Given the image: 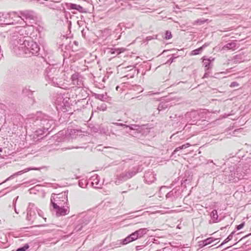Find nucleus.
Wrapping results in <instances>:
<instances>
[{
    "label": "nucleus",
    "mask_w": 251,
    "mask_h": 251,
    "mask_svg": "<svg viewBox=\"0 0 251 251\" xmlns=\"http://www.w3.org/2000/svg\"><path fill=\"white\" fill-rule=\"evenodd\" d=\"M176 58V57H172L171 58H170L169 60H168V61L167 62V63H168V64L172 63L174 61V59Z\"/></svg>",
    "instance_id": "48"
},
{
    "label": "nucleus",
    "mask_w": 251,
    "mask_h": 251,
    "mask_svg": "<svg viewBox=\"0 0 251 251\" xmlns=\"http://www.w3.org/2000/svg\"><path fill=\"white\" fill-rule=\"evenodd\" d=\"M244 225H245L244 222L240 224H239V225H237L236 226V229L237 230H240V229H242L244 227Z\"/></svg>",
    "instance_id": "45"
},
{
    "label": "nucleus",
    "mask_w": 251,
    "mask_h": 251,
    "mask_svg": "<svg viewBox=\"0 0 251 251\" xmlns=\"http://www.w3.org/2000/svg\"><path fill=\"white\" fill-rule=\"evenodd\" d=\"M9 17L12 19L17 20V17L22 18L24 20H34L37 18L36 13L33 10H25L19 11L18 12L12 11L8 13Z\"/></svg>",
    "instance_id": "7"
},
{
    "label": "nucleus",
    "mask_w": 251,
    "mask_h": 251,
    "mask_svg": "<svg viewBox=\"0 0 251 251\" xmlns=\"http://www.w3.org/2000/svg\"><path fill=\"white\" fill-rule=\"evenodd\" d=\"M231 29L230 27H228V28H223V29L222 30H221V31H229V30H231Z\"/></svg>",
    "instance_id": "54"
},
{
    "label": "nucleus",
    "mask_w": 251,
    "mask_h": 251,
    "mask_svg": "<svg viewBox=\"0 0 251 251\" xmlns=\"http://www.w3.org/2000/svg\"><path fill=\"white\" fill-rule=\"evenodd\" d=\"M27 122L32 124L35 135L37 136L43 135L47 132H49L55 126L54 120L48 115L38 112L37 114L29 118Z\"/></svg>",
    "instance_id": "1"
},
{
    "label": "nucleus",
    "mask_w": 251,
    "mask_h": 251,
    "mask_svg": "<svg viewBox=\"0 0 251 251\" xmlns=\"http://www.w3.org/2000/svg\"><path fill=\"white\" fill-rule=\"evenodd\" d=\"M126 49L124 48H111L108 53L114 55V57L120 54L121 53L124 52Z\"/></svg>",
    "instance_id": "22"
},
{
    "label": "nucleus",
    "mask_w": 251,
    "mask_h": 251,
    "mask_svg": "<svg viewBox=\"0 0 251 251\" xmlns=\"http://www.w3.org/2000/svg\"><path fill=\"white\" fill-rule=\"evenodd\" d=\"M210 45V43H205V44H204L200 48H202V50H203V49L204 48H205V47H208L209 45Z\"/></svg>",
    "instance_id": "52"
},
{
    "label": "nucleus",
    "mask_w": 251,
    "mask_h": 251,
    "mask_svg": "<svg viewBox=\"0 0 251 251\" xmlns=\"http://www.w3.org/2000/svg\"><path fill=\"white\" fill-rule=\"evenodd\" d=\"M145 246H143V245L137 246L136 247V249L137 251H139V250H140L142 249Z\"/></svg>",
    "instance_id": "53"
},
{
    "label": "nucleus",
    "mask_w": 251,
    "mask_h": 251,
    "mask_svg": "<svg viewBox=\"0 0 251 251\" xmlns=\"http://www.w3.org/2000/svg\"><path fill=\"white\" fill-rule=\"evenodd\" d=\"M89 222V218L88 217H84L82 219L79 220L77 222V224L75 226L74 230L76 232L81 230L84 225H87Z\"/></svg>",
    "instance_id": "15"
},
{
    "label": "nucleus",
    "mask_w": 251,
    "mask_h": 251,
    "mask_svg": "<svg viewBox=\"0 0 251 251\" xmlns=\"http://www.w3.org/2000/svg\"><path fill=\"white\" fill-rule=\"evenodd\" d=\"M148 212V211L144 212H143V213H142L141 214H138L137 215H135V217H138L139 216L143 215L145 214L146 213H147Z\"/></svg>",
    "instance_id": "55"
},
{
    "label": "nucleus",
    "mask_w": 251,
    "mask_h": 251,
    "mask_svg": "<svg viewBox=\"0 0 251 251\" xmlns=\"http://www.w3.org/2000/svg\"><path fill=\"white\" fill-rule=\"evenodd\" d=\"M191 146V145L188 143H187L186 144H184L181 146H179L178 147H177L176 148V149L173 152V154H175L177 151H178L180 150H182V149H186L189 147H190Z\"/></svg>",
    "instance_id": "32"
},
{
    "label": "nucleus",
    "mask_w": 251,
    "mask_h": 251,
    "mask_svg": "<svg viewBox=\"0 0 251 251\" xmlns=\"http://www.w3.org/2000/svg\"><path fill=\"white\" fill-rule=\"evenodd\" d=\"M89 180L87 179L82 178L78 181V185L81 188H86L88 185Z\"/></svg>",
    "instance_id": "30"
},
{
    "label": "nucleus",
    "mask_w": 251,
    "mask_h": 251,
    "mask_svg": "<svg viewBox=\"0 0 251 251\" xmlns=\"http://www.w3.org/2000/svg\"><path fill=\"white\" fill-rule=\"evenodd\" d=\"M144 177L145 182L149 184L153 182L155 180V174L151 170L147 171Z\"/></svg>",
    "instance_id": "16"
},
{
    "label": "nucleus",
    "mask_w": 251,
    "mask_h": 251,
    "mask_svg": "<svg viewBox=\"0 0 251 251\" xmlns=\"http://www.w3.org/2000/svg\"><path fill=\"white\" fill-rule=\"evenodd\" d=\"M72 84L78 88H82L83 84V78L78 73H75L72 75L71 77Z\"/></svg>",
    "instance_id": "11"
},
{
    "label": "nucleus",
    "mask_w": 251,
    "mask_h": 251,
    "mask_svg": "<svg viewBox=\"0 0 251 251\" xmlns=\"http://www.w3.org/2000/svg\"><path fill=\"white\" fill-rule=\"evenodd\" d=\"M116 38V40H118L121 38V35H119L117 37H115Z\"/></svg>",
    "instance_id": "57"
},
{
    "label": "nucleus",
    "mask_w": 251,
    "mask_h": 251,
    "mask_svg": "<svg viewBox=\"0 0 251 251\" xmlns=\"http://www.w3.org/2000/svg\"><path fill=\"white\" fill-rule=\"evenodd\" d=\"M175 135V134H173V135H172V136H171V138H172V137H173Z\"/></svg>",
    "instance_id": "62"
},
{
    "label": "nucleus",
    "mask_w": 251,
    "mask_h": 251,
    "mask_svg": "<svg viewBox=\"0 0 251 251\" xmlns=\"http://www.w3.org/2000/svg\"><path fill=\"white\" fill-rule=\"evenodd\" d=\"M36 214L38 213V215L39 217H42L43 216V212L41 210H38L37 209V210H36Z\"/></svg>",
    "instance_id": "49"
},
{
    "label": "nucleus",
    "mask_w": 251,
    "mask_h": 251,
    "mask_svg": "<svg viewBox=\"0 0 251 251\" xmlns=\"http://www.w3.org/2000/svg\"><path fill=\"white\" fill-rule=\"evenodd\" d=\"M166 108H167V105H166L165 103H160L159 104L157 109L160 111Z\"/></svg>",
    "instance_id": "43"
},
{
    "label": "nucleus",
    "mask_w": 251,
    "mask_h": 251,
    "mask_svg": "<svg viewBox=\"0 0 251 251\" xmlns=\"http://www.w3.org/2000/svg\"><path fill=\"white\" fill-rule=\"evenodd\" d=\"M68 191L59 194L52 193L50 197V209L54 212L57 216H65L70 211L68 203Z\"/></svg>",
    "instance_id": "2"
},
{
    "label": "nucleus",
    "mask_w": 251,
    "mask_h": 251,
    "mask_svg": "<svg viewBox=\"0 0 251 251\" xmlns=\"http://www.w3.org/2000/svg\"><path fill=\"white\" fill-rule=\"evenodd\" d=\"M185 118L188 124L190 125H201L202 123H207V121L204 120H201L200 115L196 111H192L187 112L185 115ZM205 123L203 124V125Z\"/></svg>",
    "instance_id": "8"
},
{
    "label": "nucleus",
    "mask_w": 251,
    "mask_h": 251,
    "mask_svg": "<svg viewBox=\"0 0 251 251\" xmlns=\"http://www.w3.org/2000/svg\"><path fill=\"white\" fill-rule=\"evenodd\" d=\"M46 79L52 85L63 89L67 87L63 76V71L58 65H50L45 70Z\"/></svg>",
    "instance_id": "3"
},
{
    "label": "nucleus",
    "mask_w": 251,
    "mask_h": 251,
    "mask_svg": "<svg viewBox=\"0 0 251 251\" xmlns=\"http://www.w3.org/2000/svg\"><path fill=\"white\" fill-rule=\"evenodd\" d=\"M236 171V180H239L243 178L244 176L247 174L249 173L250 169L248 164L244 166L239 164L235 169Z\"/></svg>",
    "instance_id": "9"
},
{
    "label": "nucleus",
    "mask_w": 251,
    "mask_h": 251,
    "mask_svg": "<svg viewBox=\"0 0 251 251\" xmlns=\"http://www.w3.org/2000/svg\"><path fill=\"white\" fill-rule=\"evenodd\" d=\"M228 170L225 171L224 172L225 175L227 178L228 179L229 181H232L233 182H236L238 180H236V178H237L236 177V171L235 170L234 167H230L228 168Z\"/></svg>",
    "instance_id": "14"
},
{
    "label": "nucleus",
    "mask_w": 251,
    "mask_h": 251,
    "mask_svg": "<svg viewBox=\"0 0 251 251\" xmlns=\"http://www.w3.org/2000/svg\"><path fill=\"white\" fill-rule=\"evenodd\" d=\"M153 39H154V38L151 36H147L145 39V42H148Z\"/></svg>",
    "instance_id": "51"
},
{
    "label": "nucleus",
    "mask_w": 251,
    "mask_h": 251,
    "mask_svg": "<svg viewBox=\"0 0 251 251\" xmlns=\"http://www.w3.org/2000/svg\"><path fill=\"white\" fill-rule=\"evenodd\" d=\"M29 248L28 244H25L23 247L18 248L16 251H26Z\"/></svg>",
    "instance_id": "37"
},
{
    "label": "nucleus",
    "mask_w": 251,
    "mask_h": 251,
    "mask_svg": "<svg viewBox=\"0 0 251 251\" xmlns=\"http://www.w3.org/2000/svg\"><path fill=\"white\" fill-rule=\"evenodd\" d=\"M68 8L70 10H76L81 13L84 12V8L81 6L75 3H68Z\"/></svg>",
    "instance_id": "23"
},
{
    "label": "nucleus",
    "mask_w": 251,
    "mask_h": 251,
    "mask_svg": "<svg viewBox=\"0 0 251 251\" xmlns=\"http://www.w3.org/2000/svg\"><path fill=\"white\" fill-rule=\"evenodd\" d=\"M141 210H138V211H135L134 213H138V212H140Z\"/></svg>",
    "instance_id": "61"
},
{
    "label": "nucleus",
    "mask_w": 251,
    "mask_h": 251,
    "mask_svg": "<svg viewBox=\"0 0 251 251\" xmlns=\"http://www.w3.org/2000/svg\"><path fill=\"white\" fill-rule=\"evenodd\" d=\"M213 60V58L211 59L210 58L206 59L204 57L203 58V65L205 70L207 71L211 68V63Z\"/></svg>",
    "instance_id": "26"
},
{
    "label": "nucleus",
    "mask_w": 251,
    "mask_h": 251,
    "mask_svg": "<svg viewBox=\"0 0 251 251\" xmlns=\"http://www.w3.org/2000/svg\"><path fill=\"white\" fill-rule=\"evenodd\" d=\"M91 182V185L94 188H100L102 184L100 182V179L99 176L95 174L90 177L89 181Z\"/></svg>",
    "instance_id": "13"
},
{
    "label": "nucleus",
    "mask_w": 251,
    "mask_h": 251,
    "mask_svg": "<svg viewBox=\"0 0 251 251\" xmlns=\"http://www.w3.org/2000/svg\"><path fill=\"white\" fill-rule=\"evenodd\" d=\"M206 246V244H205V242L204 240L201 241L199 242V246L200 248H203V247Z\"/></svg>",
    "instance_id": "47"
},
{
    "label": "nucleus",
    "mask_w": 251,
    "mask_h": 251,
    "mask_svg": "<svg viewBox=\"0 0 251 251\" xmlns=\"http://www.w3.org/2000/svg\"><path fill=\"white\" fill-rule=\"evenodd\" d=\"M190 182V179H185L181 181V186L186 187V184L189 183Z\"/></svg>",
    "instance_id": "40"
},
{
    "label": "nucleus",
    "mask_w": 251,
    "mask_h": 251,
    "mask_svg": "<svg viewBox=\"0 0 251 251\" xmlns=\"http://www.w3.org/2000/svg\"><path fill=\"white\" fill-rule=\"evenodd\" d=\"M69 98L67 97L65 98V100L63 101V103L61 106L59 110H61L63 112H69L70 111V109L71 108V107L70 105V102L69 101Z\"/></svg>",
    "instance_id": "20"
},
{
    "label": "nucleus",
    "mask_w": 251,
    "mask_h": 251,
    "mask_svg": "<svg viewBox=\"0 0 251 251\" xmlns=\"http://www.w3.org/2000/svg\"><path fill=\"white\" fill-rule=\"evenodd\" d=\"M181 194V192L179 190L174 188L166 194V200L169 201L173 202L180 198Z\"/></svg>",
    "instance_id": "12"
},
{
    "label": "nucleus",
    "mask_w": 251,
    "mask_h": 251,
    "mask_svg": "<svg viewBox=\"0 0 251 251\" xmlns=\"http://www.w3.org/2000/svg\"><path fill=\"white\" fill-rule=\"evenodd\" d=\"M36 210L37 208L35 207L34 204L29 203L27 209V220L31 222V223L36 222L37 219Z\"/></svg>",
    "instance_id": "10"
},
{
    "label": "nucleus",
    "mask_w": 251,
    "mask_h": 251,
    "mask_svg": "<svg viewBox=\"0 0 251 251\" xmlns=\"http://www.w3.org/2000/svg\"><path fill=\"white\" fill-rule=\"evenodd\" d=\"M225 227H221V229H222V230L223 228H225Z\"/></svg>",
    "instance_id": "63"
},
{
    "label": "nucleus",
    "mask_w": 251,
    "mask_h": 251,
    "mask_svg": "<svg viewBox=\"0 0 251 251\" xmlns=\"http://www.w3.org/2000/svg\"><path fill=\"white\" fill-rule=\"evenodd\" d=\"M62 43L60 45L62 50H63L64 46L65 47V49H67L68 47L67 44H69L71 42L70 39L68 37H65L64 36L62 38Z\"/></svg>",
    "instance_id": "27"
},
{
    "label": "nucleus",
    "mask_w": 251,
    "mask_h": 251,
    "mask_svg": "<svg viewBox=\"0 0 251 251\" xmlns=\"http://www.w3.org/2000/svg\"><path fill=\"white\" fill-rule=\"evenodd\" d=\"M35 226H49V228L47 229H45V230L48 231V232H50V231H52L54 229V227H55V226L53 224H51V225H34Z\"/></svg>",
    "instance_id": "33"
},
{
    "label": "nucleus",
    "mask_w": 251,
    "mask_h": 251,
    "mask_svg": "<svg viewBox=\"0 0 251 251\" xmlns=\"http://www.w3.org/2000/svg\"><path fill=\"white\" fill-rule=\"evenodd\" d=\"M217 239L214 238L213 237H209L206 239L205 240H204V241L205 244H206V245H208L213 242L214 241H216Z\"/></svg>",
    "instance_id": "35"
},
{
    "label": "nucleus",
    "mask_w": 251,
    "mask_h": 251,
    "mask_svg": "<svg viewBox=\"0 0 251 251\" xmlns=\"http://www.w3.org/2000/svg\"><path fill=\"white\" fill-rule=\"evenodd\" d=\"M172 37V33L171 31H166L165 33V36H164V38L167 40L170 39Z\"/></svg>",
    "instance_id": "38"
},
{
    "label": "nucleus",
    "mask_w": 251,
    "mask_h": 251,
    "mask_svg": "<svg viewBox=\"0 0 251 251\" xmlns=\"http://www.w3.org/2000/svg\"><path fill=\"white\" fill-rule=\"evenodd\" d=\"M121 5H122V6H126V5L128 6L127 3H125V2H121Z\"/></svg>",
    "instance_id": "56"
},
{
    "label": "nucleus",
    "mask_w": 251,
    "mask_h": 251,
    "mask_svg": "<svg viewBox=\"0 0 251 251\" xmlns=\"http://www.w3.org/2000/svg\"><path fill=\"white\" fill-rule=\"evenodd\" d=\"M207 20H206L207 21ZM206 20H203L201 19H198L197 21H196L195 22L197 24H198L199 25H201L204 24Z\"/></svg>",
    "instance_id": "46"
},
{
    "label": "nucleus",
    "mask_w": 251,
    "mask_h": 251,
    "mask_svg": "<svg viewBox=\"0 0 251 251\" xmlns=\"http://www.w3.org/2000/svg\"><path fill=\"white\" fill-rule=\"evenodd\" d=\"M95 98L103 101H107L108 99V97L107 96L106 93L101 94H96V95L95 96Z\"/></svg>",
    "instance_id": "28"
},
{
    "label": "nucleus",
    "mask_w": 251,
    "mask_h": 251,
    "mask_svg": "<svg viewBox=\"0 0 251 251\" xmlns=\"http://www.w3.org/2000/svg\"><path fill=\"white\" fill-rule=\"evenodd\" d=\"M210 216L213 220V223H216L218 222V215L216 210L214 209L212 210V211L211 212Z\"/></svg>",
    "instance_id": "29"
},
{
    "label": "nucleus",
    "mask_w": 251,
    "mask_h": 251,
    "mask_svg": "<svg viewBox=\"0 0 251 251\" xmlns=\"http://www.w3.org/2000/svg\"><path fill=\"white\" fill-rule=\"evenodd\" d=\"M138 126L137 125H131L130 126H128L127 127H129L130 130H136L137 127Z\"/></svg>",
    "instance_id": "44"
},
{
    "label": "nucleus",
    "mask_w": 251,
    "mask_h": 251,
    "mask_svg": "<svg viewBox=\"0 0 251 251\" xmlns=\"http://www.w3.org/2000/svg\"><path fill=\"white\" fill-rule=\"evenodd\" d=\"M237 48V44L234 41L228 43L226 45L224 46L222 48L223 50H231L232 51L235 50Z\"/></svg>",
    "instance_id": "24"
},
{
    "label": "nucleus",
    "mask_w": 251,
    "mask_h": 251,
    "mask_svg": "<svg viewBox=\"0 0 251 251\" xmlns=\"http://www.w3.org/2000/svg\"><path fill=\"white\" fill-rule=\"evenodd\" d=\"M112 124L113 125L117 126H122L124 128H127V126H128V125H126V124H122V123H112Z\"/></svg>",
    "instance_id": "42"
},
{
    "label": "nucleus",
    "mask_w": 251,
    "mask_h": 251,
    "mask_svg": "<svg viewBox=\"0 0 251 251\" xmlns=\"http://www.w3.org/2000/svg\"><path fill=\"white\" fill-rule=\"evenodd\" d=\"M234 61L236 62H240L243 61L242 56L241 54L236 55L234 56Z\"/></svg>",
    "instance_id": "36"
},
{
    "label": "nucleus",
    "mask_w": 251,
    "mask_h": 251,
    "mask_svg": "<svg viewBox=\"0 0 251 251\" xmlns=\"http://www.w3.org/2000/svg\"><path fill=\"white\" fill-rule=\"evenodd\" d=\"M235 233V231H232L228 236L221 243V245H220L218 248L219 247H220L221 246H222L223 245L225 244L226 243H227L228 242H229V241H230L231 240H232V239L233 238V235Z\"/></svg>",
    "instance_id": "31"
},
{
    "label": "nucleus",
    "mask_w": 251,
    "mask_h": 251,
    "mask_svg": "<svg viewBox=\"0 0 251 251\" xmlns=\"http://www.w3.org/2000/svg\"><path fill=\"white\" fill-rule=\"evenodd\" d=\"M17 47L20 50H22L26 55L29 56L36 55L40 50L39 46L30 37L28 38L27 40H23V42Z\"/></svg>",
    "instance_id": "5"
},
{
    "label": "nucleus",
    "mask_w": 251,
    "mask_h": 251,
    "mask_svg": "<svg viewBox=\"0 0 251 251\" xmlns=\"http://www.w3.org/2000/svg\"><path fill=\"white\" fill-rule=\"evenodd\" d=\"M15 211L16 213H18V212H17V210H16V209L15 208Z\"/></svg>",
    "instance_id": "60"
},
{
    "label": "nucleus",
    "mask_w": 251,
    "mask_h": 251,
    "mask_svg": "<svg viewBox=\"0 0 251 251\" xmlns=\"http://www.w3.org/2000/svg\"><path fill=\"white\" fill-rule=\"evenodd\" d=\"M202 51V48L200 47L198 49L192 50L191 52V55H195L199 54Z\"/></svg>",
    "instance_id": "34"
},
{
    "label": "nucleus",
    "mask_w": 251,
    "mask_h": 251,
    "mask_svg": "<svg viewBox=\"0 0 251 251\" xmlns=\"http://www.w3.org/2000/svg\"><path fill=\"white\" fill-rule=\"evenodd\" d=\"M130 0H115L116 2H123L125 3H126L128 4V5L129 6V9H131L132 7L131 3H129Z\"/></svg>",
    "instance_id": "39"
},
{
    "label": "nucleus",
    "mask_w": 251,
    "mask_h": 251,
    "mask_svg": "<svg viewBox=\"0 0 251 251\" xmlns=\"http://www.w3.org/2000/svg\"><path fill=\"white\" fill-rule=\"evenodd\" d=\"M107 108L106 105L104 103L101 104L100 106L98 107V109L100 110L105 111Z\"/></svg>",
    "instance_id": "41"
},
{
    "label": "nucleus",
    "mask_w": 251,
    "mask_h": 251,
    "mask_svg": "<svg viewBox=\"0 0 251 251\" xmlns=\"http://www.w3.org/2000/svg\"><path fill=\"white\" fill-rule=\"evenodd\" d=\"M239 85L238 83L236 82H232L230 86L231 87H235V86H238Z\"/></svg>",
    "instance_id": "50"
},
{
    "label": "nucleus",
    "mask_w": 251,
    "mask_h": 251,
    "mask_svg": "<svg viewBox=\"0 0 251 251\" xmlns=\"http://www.w3.org/2000/svg\"><path fill=\"white\" fill-rule=\"evenodd\" d=\"M12 25H18L15 28V30L12 34L11 41L15 47L23 42V40L28 39V32L26 30L27 24L22 18L17 17V20L13 19L9 23Z\"/></svg>",
    "instance_id": "4"
},
{
    "label": "nucleus",
    "mask_w": 251,
    "mask_h": 251,
    "mask_svg": "<svg viewBox=\"0 0 251 251\" xmlns=\"http://www.w3.org/2000/svg\"><path fill=\"white\" fill-rule=\"evenodd\" d=\"M41 168H36V167H34V168H32V167H28V168H27L23 170H22V171H19L16 173H14L13 175H12L11 176H10L8 178V179H12L13 178H14V177H16L18 176H20V175H22L23 174L25 173H26L28 171H31V170H39Z\"/></svg>",
    "instance_id": "19"
},
{
    "label": "nucleus",
    "mask_w": 251,
    "mask_h": 251,
    "mask_svg": "<svg viewBox=\"0 0 251 251\" xmlns=\"http://www.w3.org/2000/svg\"><path fill=\"white\" fill-rule=\"evenodd\" d=\"M149 229L147 228H142L133 232V236L134 237L135 240L140 238L144 235L147 234Z\"/></svg>",
    "instance_id": "17"
},
{
    "label": "nucleus",
    "mask_w": 251,
    "mask_h": 251,
    "mask_svg": "<svg viewBox=\"0 0 251 251\" xmlns=\"http://www.w3.org/2000/svg\"><path fill=\"white\" fill-rule=\"evenodd\" d=\"M22 94L24 96L27 97L29 99H31L32 101H34V98L33 97V91L31 90L29 87H25L22 90Z\"/></svg>",
    "instance_id": "21"
},
{
    "label": "nucleus",
    "mask_w": 251,
    "mask_h": 251,
    "mask_svg": "<svg viewBox=\"0 0 251 251\" xmlns=\"http://www.w3.org/2000/svg\"><path fill=\"white\" fill-rule=\"evenodd\" d=\"M65 98H64L61 94H57L55 97V103L57 110H59L61 106L63 103Z\"/></svg>",
    "instance_id": "18"
},
{
    "label": "nucleus",
    "mask_w": 251,
    "mask_h": 251,
    "mask_svg": "<svg viewBox=\"0 0 251 251\" xmlns=\"http://www.w3.org/2000/svg\"><path fill=\"white\" fill-rule=\"evenodd\" d=\"M209 72H206L205 73L204 75V77H207V75L208 74V73H209Z\"/></svg>",
    "instance_id": "58"
},
{
    "label": "nucleus",
    "mask_w": 251,
    "mask_h": 251,
    "mask_svg": "<svg viewBox=\"0 0 251 251\" xmlns=\"http://www.w3.org/2000/svg\"><path fill=\"white\" fill-rule=\"evenodd\" d=\"M136 240L134 237L133 236L132 233L129 235L127 236L126 238L121 241L123 245H126L132 241Z\"/></svg>",
    "instance_id": "25"
},
{
    "label": "nucleus",
    "mask_w": 251,
    "mask_h": 251,
    "mask_svg": "<svg viewBox=\"0 0 251 251\" xmlns=\"http://www.w3.org/2000/svg\"><path fill=\"white\" fill-rule=\"evenodd\" d=\"M119 29H115V31H118V30H119Z\"/></svg>",
    "instance_id": "64"
},
{
    "label": "nucleus",
    "mask_w": 251,
    "mask_h": 251,
    "mask_svg": "<svg viewBox=\"0 0 251 251\" xmlns=\"http://www.w3.org/2000/svg\"><path fill=\"white\" fill-rule=\"evenodd\" d=\"M119 88H120V87H119V86H117L116 87V90H117V91L119 90Z\"/></svg>",
    "instance_id": "59"
},
{
    "label": "nucleus",
    "mask_w": 251,
    "mask_h": 251,
    "mask_svg": "<svg viewBox=\"0 0 251 251\" xmlns=\"http://www.w3.org/2000/svg\"><path fill=\"white\" fill-rule=\"evenodd\" d=\"M142 168L139 166L133 167L128 170H126L116 175L114 182L116 185H119L131 178L138 173L142 172Z\"/></svg>",
    "instance_id": "6"
}]
</instances>
